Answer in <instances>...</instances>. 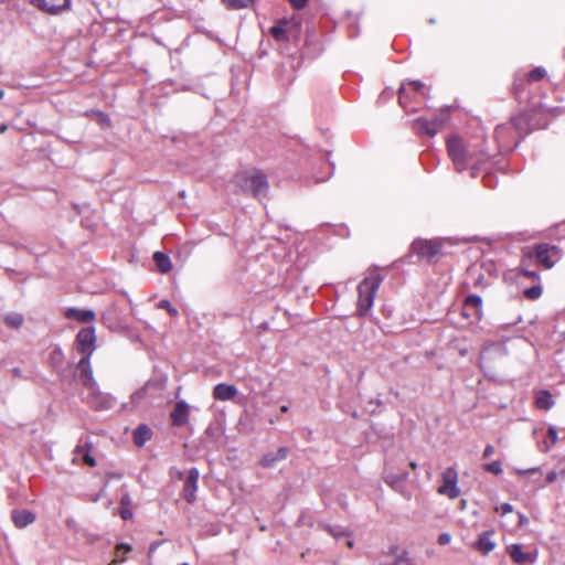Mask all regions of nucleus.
<instances>
[{
	"label": "nucleus",
	"instance_id": "aec40b11",
	"mask_svg": "<svg viewBox=\"0 0 565 565\" xmlns=\"http://www.w3.org/2000/svg\"><path fill=\"white\" fill-rule=\"evenodd\" d=\"M508 553L513 562L518 564H525L533 562L532 554L523 551L521 544H512L508 547Z\"/></svg>",
	"mask_w": 565,
	"mask_h": 565
},
{
	"label": "nucleus",
	"instance_id": "f704fd0d",
	"mask_svg": "<svg viewBox=\"0 0 565 565\" xmlns=\"http://www.w3.org/2000/svg\"><path fill=\"white\" fill-rule=\"evenodd\" d=\"M547 436L551 440V445H555L558 440L557 430L555 427H550L547 430Z\"/></svg>",
	"mask_w": 565,
	"mask_h": 565
},
{
	"label": "nucleus",
	"instance_id": "f257e3e1",
	"mask_svg": "<svg viewBox=\"0 0 565 565\" xmlns=\"http://www.w3.org/2000/svg\"><path fill=\"white\" fill-rule=\"evenodd\" d=\"M448 154L455 166L456 171L462 172L471 169L472 177L490 158L483 149L467 145L460 137L452 136L447 140Z\"/></svg>",
	"mask_w": 565,
	"mask_h": 565
},
{
	"label": "nucleus",
	"instance_id": "b1692460",
	"mask_svg": "<svg viewBox=\"0 0 565 565\" xmlns=\"http://www.w3.org/2000/svg\"><path fill=\"white\" fill-rule=\"evenodd\" d=\"M153 262L158 269L163 274H167L172 269V263L170 257L162 252H156L153 254Z\"/></svg>",
	"mask_w": 565,
	"mask_h": 565
},
{
	"label": "nucleus",
	"instance_id": "412c9836",
	"mask_svg": "<svg viewBox=\"0 0 565 565\" xmlns=\"http://www.w3.org/2000/svg\"><path fill=\"white\" fill-rule=\"evenodd\" d=\"M87 398L88 403L97 409H108L113 406L111 397L104 395L98 388L96 394L88 392Z\"/></svg>",
	"mask_w": 565,
	"mask_h": 565
},
{
	"label": "nucleus",
	"instance_id": "680f3d73",
	"mask_svg": "<svg viewBox=\"0 0 565 565\" xmlns=\"http://www.w3.org/2000/svg\"><path fill=\"white\" fill-rule=\"evenodd\" d=\"M154 548H156V546H154V545H152V546L150 547V553H152V552L154 551Z\"/></svg>",
	"mask_w": 565,
	"mask_h": 565
},
{
	"label": "nucleus",
	"instance_id": "3c124183",
	"mask_svg": "<svg viewBox=\"0 0 565 565\" xmlns=\"http://www.w3.org/2000/svg\"><path fill=\"white\" fill-rule=\"evenodd\" d=\"M502 130H503V127H498L495 129V136L498 137L501 134Z\"/></svg>",
	"mask_w": 565,
	"mask_h": 565
},
{
	"label": "nucleus",
	"instance_id": "bf43d9fd",
	"mask_svg": "<svg viewBox=\"0 0 565 565\" xmlns=\"http://www.w3.org/2000/svg\"><path fill=\"white\" fill-rule=\"evenodd\" d=\"M4 92L0 88V99L3 98Z\"/></svg>",
	"mask_w": 565,
	"mask_h": 565
},
{
	"label": "nucleus",
	"instance_id": "f8f14e48",
	"mask_svg": "<svg viewBox=\"0 0 565 565\" xmlns=\"http://www.w3.org/2000/svg\"><path fill=\"white\" fill-rule=\"evenodd\" d=\"M170 417L173 426L185 425L189 420V405L184 401L177 402Z\"/></svg>",
	"mask_w": 565,
	"mask_h": 565
},
{
	"label": "nucleus",
	"instance_id": "473e14b6",
	"mask_svg": "<svg viewBox=\"0 0 565 565\" xmlns=\"http://www.w3.org/2000/svg\"><path fill=\"white\" fill-rule=\"evenodd\" d=\"M546 71L543 67H535L529 73V78L531 81H540L545 77Z\"/></svg>",
	"mask_w": 565,
	"mask_h": 565
},
{
	"label": "nucleus",
	"instance_id": "c85d7f7f",
	"mask_svg": "<svg viewBox=\"0 0 565 565\" xmlns=\"http://www.w3.org/2000/svg\"><path fill=\"white\" fill-rule=\"evenodd\" d=\"M6 323L8 326L19 328L23 323V317L20 313H10L6 318Z\"/></svg>",
	"mask_w": 565,
	"mask_h": 565
},
{
	"label": "nucleus",
	"instance_id": "6e6d98bb",
	"mask_svg": "<svg viewBox=\"0 0 565 565\" xmlns=\"http://www.w3.org/2000/svg\"><path fill=\"white\" fill-rule=\"evenodd\" d=\"M409 466H411V468H412V469H416L417 463H416L415 461H412V462L409 463Z\"/></svg>",
	"mask_w": 565,
	"mask_h": 565
},
{
	"label": "nucleus",
	"instance_id": "2f4dec72",
	"mask_svg": "<svg viewBox=\"0 0 565 565\" xmlns=\"http://www.w3.org/2000/svg\"><path fill=\"white\" fill-rule=\"evenodd\" d=\"M157 306L160 309L167 310L171 317H177L179 313L178 310L174 307H172L169 300L162 299L158 302Z\"/></svg>",
	"mask_w": 565,
	"mask_h": 565
},
{
	"label": "nucleus",
	"instance_id": "bb28decb",
	"mask_svg": "<svg viewBox=\"0 0 565 565\" xmlns=\"http://www.w3.org/2000/svg\"><path fill=\"white\" fill-rule=\"evenodd\" d=\"M64 354L60 348H54L50 353V363L56 370L62 367Z\"/></svg>",
	"mask_w": 565,
	"mask_h": 565
},
{
	"label": "nucleus",
	"instance_id": "37998d69",
	"mask_svg": "<svg viewBox=\"0 0 565 565\" xmlns=\"http://www.w3.org/2000/svg\"><path fill=\"white\" fill-rule=\"evenodd\" d=\"M557 478H558V472H556V471H551L546 475L547 483H553L554 481H556Z\"/></svg>",
	"mask_w": 565,
	"mask_h": 565
},
{
	"label": "nucleus",
	"instance_id": "7c9ffc66",
	"mask_svg": "<svg viewBox=\"0 0 565 565\" xmlns=\"http://www.w3.org/2000/svg\"><path fill=\"white\" fill-rule=\"evenodd\" d=\"M483 469L493 475H500L502 472V463L499 460L483 465Z\"/></svg>",
	"mask_w": 565,
	"mask_h": 565
},
{
	"label": "nucleus",
	"instance_id": "ddd939ff",
	"mask_svg": "<svg viewBox=\"0 0 565 565\" xmlns=\"http://www.w3.org/2000/svg\"><path fill=\"white\" fill-rule=\"evenodd\" d=\"M287 456L288 449L286 447H280L276 451L265 454L260 460V466L264 468H273L278 462L285 460Z\"/></svg>",
	"mask_w": 565,
	"mask_h": 565
},
{
	"label": "nucleus",
	"instance_id": "c9c22d12",
	"mask_svg": "<svg viewBox=\"0 0 565 565\" xmlns=\"http://www.w3.org/2000/svg\"><path fill=\"white\" fill-rule=\"evenodd\" d=\"M536 472H540L539 467H533L529 469H515V473H518L519 476L532 475Z\"/></svg>",
	"mask_w": 565,
	"mask_h": 565
},
{
	"label": "nucleus",
	"instance_id": "6ab92c4d",
	"mask_svg": "<svg viewBox=\"0 0 565 565\" xmlns=\"http://www.w3.org/2000/svg\"><path fill=\"white\" fill-rule=\"evenodd\" d=\"M237 394L235 385L220 383L213 390V397L217 401H230Z\"/></svg>",
	"mask_w": 565,
	"mask_h": 565
},
{
	"label": "nucleus",
	"instance_id": "c03bdc74",
	"mask_svg": "<svg viewBox=\"0 0 565 565\" xmlns=\"http://www.w3.org/2000/svg\"><path fill=\"white\" fill-rule=\"evenodd\" d=\"M296 9H302L308 0H289Z\"/></svg>",
	"mask_w": 565,
	"mask_h": 565
},
{
	"label": "nucleus",
	"instance_id": "5fc2aeb1",
	"mask_svg": "<svg viewBox=\"0 0 565 565\" xmlns=\"http://www.w3.org/2000/svg\"><path fill=\"white\" fill-rule=\"evenodd\" d=\"M13 373H14L15 375H21V371H20V369H13Z\"/></svg>",
	"mask_w": 565,
	"mask_h": 565
},
{
	"label": "nucleus",
	"instance_id": "6e6552de",
	"mask_svg": "<svg viewBox=\"0 0 565 565\" xmlns=\"http://www.w3.org/2000/svg\"><path fill=\"white\" fill-rule=\"evenodd\" d=\"M411 248L418 257L431 259L440 252L441 243L437 239H416Z\"/></svg>",
	"mask_w": 565,
	"mask_h": 565
},
{
	"label": "nucleus",
	"instance_id": "a19ab883",
	"mask_svg": "<svg viewBox=\"0 0 565 565\" xmlns=\"http://www.w3.org/2000/svg\"><path fill=\"white\" fill-rule=\"evenodd\" d=\"M120 516L124 519V520H129L132 518V512L128 509V508H122L120 510Z\"/></svg>",
	"mask_w": 565,
	"mask_h": 565
},
{
	"label": "nucleus",
	"instance_id": "9b49d317",
	"mask_svg": "<svg viewBox=\"0 0 565 565\" xmlns=\"http://www.w3.org/2000/svg\"><path fill=\"white\" fill-rule=\"evenodd\" d=\"M417 130L419 134L434 137L443 127L444 118L436 116L434 119L428 120L425 118L416 119Z\"/></svg>",
	"mask_w": 565,
	"mask_h": 565
},
{
	"label": "nucleus",
	"instance_id": "423d86ee",
	"mask_svg": "<svg viewBox=\"0 0 565 565\" xmlns=\"http://www.w3.org/2000/svg\"><path fill=\"white\" fill-rule=\"evenodd\" d=\"M299 25L296 20H280L270 28L269 32L276 41H289L298 33Z\"/></svg>",
	"mask_w": 565,
	"mask_h": 565
},
{
	"label": "nucleus",
	"instance_id": "ea45409f",
	"mask_svg": "<svg viewBox=\"0 0 565 565\" xmlns=\"http://www.w3.org/2000/svg\"><path fill=\"white\" fill-rule=\"evenodd\" d=\"M120 504L124 507V508H128V505L131 504V498L128 493H124L120 498Z\"/></svg>",
	"mask_w": 565,
	"mask_h": 565
},
{
	"label": "nucleus",
	"instance_id": "2eb2a0df",
	"mask_svg": "<svg viewBox=\"0 0 565 565\" xmlns=\"http://www.w3.org/2000/svg\"><path fill=\"white\" fill-rule=\"evenodd\" d=\"M386 554L393 558V565H416L409 558L408 552L405 548H401L399 546H390Z\"/></svg>",
	"mask_w": 565,
	"mask_h": 565
},
{
	"label": "nucleus",
	"instance_id": "49530a36",
	"mask_svg": "<svg viewBox=\"0 0 565 565\" xmlns=\"http://www.w3.org/2000/svg\"><path fill=\"white\" fill-rule=\"evenodd\" d=\"M124 550L126 553L131 551V546L129 544L121 543L117 546L116 555H119V552Z\"/></svg>",
	"mask_w": 565,
	"mask_h": 565
},
{
	"label": "nucleus",
	"instance_id": "603ef678",
	"mask_svg": "<svg viewBox=\"0 0 565 565\" xmlns=\"http://www.w3.org/2000/svg\"><path fill=\"white\" fill-rule=\"evenodd\" d=\"M405 89H406V88H405V86H402V87L399 88V100H402V94H403V92H404Z\"/></svg>",
	"mask_w": 565,
	"mask_h": 565
},
{
	"label": "nucleus",
	"instance_id": "39448f33",
	"mask_svg": "<svg viewBox=\"0 0 565 565\" xmlns=\"http://www.w3.org/2000/svg\"><path fill=\"white\" fill-rule=\"evenodd\" d=\"M443 484L438 488V493L443 495H447L450 499H456L460 494V490L457 486L458 482V473L457 470L452 467L447 468L443 475Z\"/></svg>",
	"mask_w": 565,
	"mask_h": 565
},
{
	"label": "nucleus",
	"instance_id": "4c0bfd02",
	"mask_svg": "<svg viewBox=\"0 0 565 565\" xmlns=\"http://www.w3.org/2000/svg\"><path fill=\"white\" fill-rule=\"evenodd\" d=\"M497 511H501V513L508 514L513 511V507L510 503H503L500 508H497Z\"/></svg>",
	"mask_w": 565,
	"mask_h": 565
},
{
	"label": "nucleus",
	"instance_id": "a878e982",
	"mask_svg": "<svg viewBox=\"0 0 565 565\" xmlns=\"http://www.w3.org/2000/svg\"><path fill=\"white\" fill-rule=\"evenodd\" d=\"M535 404L537 408L547 411L554 405V401L550 392L543 391L536 396Z\"/></svg>",
	"mask_w": 565,
	"mask_h": 565
},
{
	"label": "nucleus",
	"instance_id": "f03ea898",
	"mask_svg": "<svg viewBox=\"0 0 565 565\" xmlns=\"http://www.w3.org/2000/svg\"><path fill=\"white\" fill-rule=\"evenodd\" d=\"M383 277L377 270H370L358 286V315L365 316L371 310Z\"/></svg>",
	"mask_w": 565,
	"mask_h": 565
},
{
	"label": "nucleus",
	"instance_id": "1a4fd4ad",
	"mask_svg": "<svg viewBox=\"0 0 565 565\" xmlns=\"http://www.w3.org/2000/svg\"><path fill=\"white\" fill-rule=\"evenodd\" d=\"M77 348L83 355L92 356L95 350V329L93 327L83 328L76 335Z\"/></svg>",
	"mask_w": 565,
	"mask_h": 565
},
{
	"label": "nucleus",
	"instance_id": "0e129e2a",
	"mask_svg": "<svg viewBox=\"0 0 565 565\" xmlns=\"http://www.w3.org/2000/svg\"><path fill=\"white\" fill-rule=\"evenodd\" d=\"M181 565H190V564H188V563H182Z\"/></svg>",
	"mask_w": 565,
	"mask_h": 565
},
{
	"label": "nucleus",
	"instance_id": "393cba45",
	"mask_svg": "<svg viewBox=\"0 0 565 565\" xmlns=\"http://www.w3.org/2000/svg\"><path fill=\"white\" fill-rule=\"evenodd\" d=\"M151 437V430L147 425H139L134 431V443L141 447Z\"/></svg>",
	"mask_w": 565,
	"mask_h": 565
},
{
	"label": "nucleus",
	"instance_id": "09e8293b",
	"mask_svg": "<svg viewBox=\"0 0 565 565\" xmlns=\"http://www.w3.org/2000/svg\"><path fill=\"white\" fill-rule=\"evenodd\" d=\"M558 477L562 478L565 481V467L559 470Z\"/></svg>",
	"mask_w": 565,
	"mask_h": 565
},
{
	"label": "nucleus",
	"instance_id": "72a5a7b5",
	"mask_svg": "<svg viewBox=\"0 0 565 565\" xmlns=\"http://www.w3.org/2000/svg\"><path fill=\"white\" fill-rule=\"evenodd\" d=\"M481 298L478 295H469L466 299V305L473 306L476 308L481 306Z\"/></svg>",
	"mask_w": 565,
	"mask_h": 565
},
{
	"label": "nucleus",
	"instance_id": "8fccbe9b",
	"mask_svg": "<svg viewBox=\"0 0 565 565\" xmlns=\"http://www.w3.org/2000/svg\"><path fill=\"white\" fill-rule=\"evenodd\" d=\"M142 395H143V391H139L134 394L132 398H139V397H142Z\"/></svg>",
	"mask_w": 565,
	"mask_h": 565
},
{
	"label": "nucleus",
	"instance_id": "f3484780",
	"mask_svg": "<svg viewBox=\"0 0 565 565\" xmlns=\"http://www.w3.org/2000/svg\"><path fill=\"white\" fill-rule=\"evenodd\" d=\"M74 460L84 461L89 467L96 466L95 458L90 455V445L88 443L78 444L74 449Z\"/></svg>",
	"mask_w": 565,
	"mask_h": 565
},
{
	"label": "nucleus",
	"instance_id": "20e7f679",
	"mask_svg": "<svg viewBox=\"0 0 565 565\" xmlns=\"http://www.w3.org/2000/svg\"><path fill=\"white\" fill-rule=\"evenodd\" d=\"M534 256L545 268H552L559 260V249L554 245L539 244L534 248Z\"/></svg>",
	"mask_w": 565,
	"mask_h": 565
},
{
	"label": "nucleus",
	"instance_id": "a211bd4d",
	"mask_svg": "<svg viewBox=\"0 0 565 565\" xmlns=\"http://www.w3.org/2000/svg\"><path fill=\"white\" fill-rule=\"evenodd\" d=\"M67 319L76 320L82 323H88L95 320V312L90 309L68 308L65 312Z\"/></svg>",
	"mask_w": 565,
	"mask_h": 565
},
{
	"label": "nucleus",
	"instance_id": "4be33fe9",
	"mask_svg": "<svg viewBox=\"0 0 565 565\" xmlns=\"http://www.w3.org/2000/svg\"><path fill=\"white\" fill-rule=\"evenodd\" d=\"M408 478L407 472H401V473H394V472H386L384 476V481L387 486L393 488L396 491H401L404 482Z\"/></svg>",
	"mask_w": 565,
	"mask_h": 565
},
{
	"label": "nucleus",
	"instance_id": "e433bc0d",
	"mask_svg": "<svg viewBox=\"0 0 565 565\" xmlns=\"http://www.w3.org/2000/svg\"><path fill=\"white\" fill-rule=\"evenodd\" d=\"M451 541V536L449 533H441L439 536H438V543L440 545H446L448 544L449 542Z\"/></svg>",
	"mask_w": 565,
	"mask_h": 565
},
{
	"label": "nucleus",
	"instance_id": "dca6fc26",
	"mask_svg": "<svg viewBox=\"0 0 565 565\" xmlns=\"http://www.w3.org/2000/svg\"><path fill=\"white\" fill-rule=\"evenodd\" d=\"M11 518L14 525L19 529H23L30 524H32L36 516L30 510H13L11 512Z\"/></svg>",
	"mask_w": 565,
	"mask_h": 565
},
{
	"label": "nucleus",
	"instance_id": "c756f323",
	"mask_svg": "<svg viewBox=\"0 0 565 565\" xmlns=\"http://www.w3.org/2000/svg\"><path fill=\"white\" fill-rule=\"evenodd\" d=\"M542 295V287L540 285L532 286L524 290V296L527 299L535 300Z\"/></svg>",
	"mask_w": 565,
	"mask_h": 565
},
{
	"label": "nucleus",
	"instance_id": "79ce46f5",
	"mask_svg": "<svg viewBox=\"0 0 565 565\" xmlns=\"http://www.w3.org/2000/svg\"><path fill=\"white\" fill-rule=\"evenodd\" d=\"M522 273L524 276H526L531 279H539V274L534 270L522 269Z\"/></svg>",
	"mask_w": 565,
	"mask_h": 565
},
{
	"label": "nucleus",
	"instance_id": "de8ad7c7",
	"mask_svg": "<svg viewBox=\"0 0 565 565\" xmlns=\"http://www.w3.org/2000/svg\"><path fill=\"white\" fill-rule=\"evenodd\" d=\"M519 518H520V524H525V523H527V518H526L525 515L520 514V515H519Z\"/></svg>",
	"mask_w": 565,
	"mask_h": 565
},
{
	"label": "nucleus",
	"instance_id": "4468645a",
	"mask_svg": "<svg viewBox=\"0 0 565 565\" xmlns=\"http://www.w3.org/2000/svg\"><path fill=\"white\" fill-rule=\"evenodd\" d=\"M198 479L199 471L195 468H192L189 472L188 479L184 483V498L189 503L194 502L195 500V491L198 489Z\"/></svg>",
	"mask_w": 565,
	"mask_h": 565
},
{
	"label": "nucleus",
	"instance_id": "0eeeda50",
	"mask_svg": "<svg viewBox=\"0 0 565 565\" xmlns=\"http://www.w3.org/2000/svg\"><path fill=\"white\" fill-rule=\"evenodd\" d=\"M78 377L87 392L97 393V383L93 377L90 356L83 355L77 363Z\"/></svg>",
	"mask_w": 565,
	"mask_h": 565
},
{
	"label": "nucleus",
	"instance_id": "5701e85b",
	"mask_svg": "<svg viewBox=\"0 0 565 565\" xmlns=\"http://www.w3.org/2000/svg\"><path fill=\"white\" fill-rule=\"evenodd\" d=\"M491 535L492 532H483L479 535L478 541L476 542L475 547L484 555L489 554L495 547L494 542L491 540Z\"/></svg>",
	"mask_w": 565,
	"mask_h": 565
},
{
	"label": "nucleus",
	"instance_id": "9d476101",
	"mask_svg": "<svg viewBox=\"0 0 565 565\" xmlns=\"http://www.w3.org/2000/svg\"><path fill=\"white\" fill-rule=\"evenodd\" d=\"M39 10L56 15L70 9L71 0H30Z\"/></svg>",
	"mask_w": 565,
	"mask_h": 565
},
{
	"label": "nucleus",
	"instance_id": "58836bf2",
	"mask_svg": "<svg viewBox=\"0 0 565 565\" xmlns=\"http://www.w3.org/2000/svg\"><path fill=\"white\" fill-rule=\"evenodd\" d=\"M408 86H411L416 92H422L424 88V84L420 81H412L408 83Z\"/></svg>",
	"mask_w": 565,
	"mask_h": 565
},
{
	"label": "nucleus",
	"instance_id": "13d9d810",
	"mask_svg": "<svg viewBox=\"0 0 565 565\" xmlns=\"http://www.w3.org/2000/svg\"><path fill=\"white\" fill-rule=\"evenodd\" d=\"M329 532L333 535V536H338L339 534L333 532L331 529H329Z\"/></svg>",
	"mask_w": 565,
	"mask_h": 565
},
{
	"label": "nucleus",
	"instance_id": "e2e57ef3",
	"mask_svg": "<svg viewBox=\"0 0 565 565\" xmlns=\"http://www.w3.org/2000/svg\"><path fill=\"white\" fill-rule=\"evenodd\" d=\"M117 561H113L111 563H109L108 565H116Z\"/></svg>",
	"mask_w": 565,
	"mask_h": 565
},
{
	"label": "nucleus",
	"instance_id": "7ed1b4c3",
	"mask_svg": "<svg viewBox=\"0 0 565 565\" xmlns=\"http://www.w3.org/2000/svg\"><path fill=\"white\" fill-rule=\"evenodd\" d=\"M238 185L255 196H265L268 191V180L266 175L258 171L243 172L237 175Z\"/></svg>",
	"mask_w": 565,
	"mask_h": 565
},
{
	"label": "nucleus",
	"instance_id": "052dcab7",
	"mask_svg": "<svg viewBox=\"0 0 565 565\" xmlns=\"http://www.w3.org/2000/svg\"><path fill=\"white\" fill-rule=\"evenodd\" d=\"M348 546L352 547L353 546V542L352 541H348Z\"/></svg>",
	"mask_w": 565,
	"mask_h": 565
},
{
	"label": "nucleus",
	"instance_id": "a18cd8bd",
	"mask_svg": "<svg viewBox=\"0 0 565 565\" xmlns=\"http://www.w3.org/2000/svg\"><path fill=\"white\" fill-rule=\"evenodd\" d=\"M493 452H494V448H493V446H492V445H487V446H486V448H484V450H483L482 457H483V458H488V457H490L491 455H493Z\"/></svg>",
	"mask_w": 565,
	"mask_h": 565
},
{
	"label": "nucleus",
	"instance_id": "cd10ccee",
	"mask_svg": "<svg viewBox=\"0 0 565 565\" xmlns=\"http://www.w3.org/2000/svg\"><path fill=\"white\" fill-rule=\"evenodd\" d=\"M227 9L239 10L253 4L254 0H223Z\"/></svg>",
	"mask_w": 565,
	"mask_h": 565
},
{
	"label": "nucleus",
	"instance_id": "4d7b16f0",
	"mask_svg": "<svg viewBox=\"0 0 565 565\" xmlns=\"http://www.w3.org/2000/svg\"><path fill=\"white\" fill-rule=\"evenodd\" d=\"M280 409H281V412L286 413L288 411V407L284 405V406H281Z\"/></svg>",
	"mask_w": 565,
	"mask_h": 565
},
{
	"label": "nucleus",
	"instance_id": "864d4df0",
	"mask_svg": "<svg viewBox=\"0 0 565 565\" xmlns=\"http://www.w3.org/2000/svg\"><path fill=\"white\" fill-rule=\"evenodd\" d=\"M7 128V125H0V132H4Z\"/></svg>",
	"mask_w": 565,
	"mask_h": 565
}]
</instances>
